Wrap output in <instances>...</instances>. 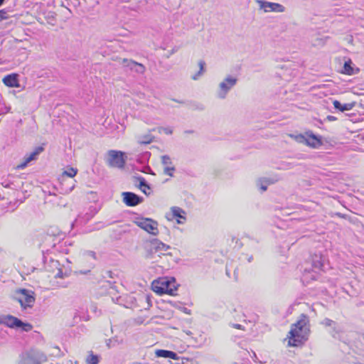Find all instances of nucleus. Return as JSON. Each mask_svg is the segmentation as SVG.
<instances>
[{"instance_id": "e433bc0d", "label": "nucleus", "mask_w": 364, "mask_h": 364, "mask_svg": "<svg viewBox=\"0 0 364 364\" xmlns=\"http://www.w3.org/2000/svg\"><path fill=\"white\" fill-rule=\"evenodd\" d=\"M63 274V271L61 269H59L58 274L55 275V277L62 278Z\"/></svg>"}, {"instance_id": "79ce46f5", "label": "nucleus", "mask_w": 364, "mask_h": 364, "mask_svg": "<svg viewBox=\"0 0 364 364\" xmlns=\"http://www.w3.org/2000/svg\"><path fill=\"white\" fill-rule=\"evenodd\" d=\"M336 215L340 217V218H346V215L344 214H342L341 213H337Z\"/></svg>"}, {"instance_id": "09e8293b", "label": "nucleus", "mask_w": 364, "mask_h": 364, "mask_svg": "<svg viewBox=\"0 0 364 364\" xmlns=\"http://www.w3.org/2000/svg\"><path fill=\"white\" fill-rule=\"evenodd\" d=\"M183 360H186L187 361H189L190 360L188 358H186L185 357L183 358Z\"/></svg>"}, {"instance_id": "7ed1b4c3", "label": "nucleus", "mask_w": 364, "mask_h": 364, "mask_svg": "<svg viewBox=\"0 0 364 364\" xmlns=\"http://www.w3.org/2000/svg\"><path fill=\"white\" fill-rule=\"evenodd\" d=\"M0 324H4L11 328H21V330L25 332H29L33 329V326L30 323H25L17 317L11 315H6L0 317Z\"/></svg>"}, {"instance_id": "37998d69", "label": "nucleus", "mask_w": 364, "mask_h": 364, "mask_svg": "<svg viewBox=\"0 0 364 364\" xmlns=\"http://www.w3.org/2000/svg\"><path fill=\"white\" fill-rule=\"evenodd\" d=\"M90 272V270H86V271H80V273L82 274H87V273H89Z\"/></svg>"}, {"instance_id": "5701e85b", "label": "nucleus", "mask_w": 364, "mask_h": 364, "mask_svg": "<svg viewBox=\"0 0 364 364\" xmlns=\"http://www.w3.org/2000/svg\"><path fill=\"white\" fill-rule=\"evenodd\" d=\"M352 61L351 60H348V61H346L343 65V73L347 75H353L354 74L353 68L352 66Z\"/></svg>"}, {"instance_id": "72a5a7b5", "label": "nucleus", "mask_w": 364, "mask_h": 364, "mask_svg": "<svg viewBox=\"0 0 364 364\" xmlns=\"http://www.w3.org/2000/svg\"><path fill=\"white\" fill-rule=\"evenodd\" d=\"M103 277L104 278H107V277L113 278V273L111 271H107L105 272V274L103 275Z\"/></svg>"}, {"instance_id": "9d476101", "label": "nucleus", "mask_w": 364, "mask_h": 364, "mask_svg": "<svg viewBox=\"0 0 364 364\" xmlns=\"http://www.w3.org/2000/svg\"><path fill=\"white\" fill-rule=\"evenodd\" d=\"M259 4L260 9H263L265 12L274 11L282 13L285 11V7L278 3L266 1L264 0H257Z\"/></svg>"}, {"instance_id": "20e7f679", "label": "nucleus", "mask_w": 364, "mask_h": 364, "mask_svg": "<svg viewBox=\"0 0 364 364\" xmlns=\"http://www.w3.org/2000/svg\"><path fill=\"white\" fill-rule=\"evenodd\" d=\"M46 361L47 357L43 352L31 349L23 354L20 364H41Z\"/></svg>"}, {"instance_id": "bb28decb", "label": "nucleus", "mask_w": 364, "mask_h": 364, "mask_svg": "<svg viewBox=\"0 0 364 364\" xmlns=\"http://www.w3.org/2000/svg\"><path fill=\"white\" fill-rule=\"evenodd\" d=\"M168 350L159 349L156 350L155 354L159 358H168Z\"/></svg>"}, {"instance_id": "f704fd0d", "label": "nucleus", "mask_w": 364, "mask_h": 364, "mask_svg": "<svg viewBox=\"0 0 364 364\" xmlns=\"http://www.w3.org/2000/svg\"><path fill=\"white\" fill-rule=\"evenodd\" d=\"M326 119L328 121L332 122V121H336L337 119V118L336 117H334V116H332V115H328L326 117Z\"/></svg>"}, {"instance_id": "a878e982", "label": "nucleus", "mask_w": 364, "mask_h": 364, "mask_svg": "<svg viewBox=\"0 0 364 364\" xmlns=\"http://www.w3.org/2000/svg\"><path fill=\"white\" fill-rule=\"evenodd\" d=\"M183 332L188 336L186 341L187 346H194L196 343V341L193 336H191L193 333L191 331H183Z\"/></svg>"}, {"instance_id": "b1692460", "label": "nucleus", "mask_w": 364, "mask_h": 364, "mask_svg": "<svg viewBox=\"0 0 364 364\" xmlns=\"http://www.w3.org/2000/svg\"><path fill=\"white\" fill-rule=\"evenodd\" d=\"M122 341V340H119L117 337H114L107 340L106 344L107 347L110 348L119 345Z\"/></svg>"}, {"instance_id": "cd10ccee", "label": "nucleus", "mask_w": 364, "mask_h": 364, "mask_svg": "<svg viewBox=\"0 0 364 364\" xmlns=\"http://www.w3.org/2000/svg\"><path fill=\"white\" fill-rule=\"evenodd\" d=\"M77 170L74 168H70L63 172V175L73 178L77 174Z\"/></svg>"}, {"instance_id": "58836bf2", "label": "nucleus", "mask_w": 364, "mask_h": 364, "mask_svg": "<svg viewBox=\"0 0 364 364\" xmlns=\"http://www.w3.org/2000/svg\"><path fill=\"white\" fill-rule=\"evenodd\" d=\"M261 182H265L267 184H270V183H273L274 182L269 179H267V178H265L264 180L263 181H261Z\"/></svg>"}, {"instance_id": "39448f33", "label": "nucleus", "mask_w": 364, "mask_h": 364, "mask_svg": "<svg viewBox=\"0 0 364 364\" xmlns=\"http://www.w3.org/2000/svg\"><path fill=\"white\" fill-rule=\"evenodd\" d=\"M306 135L311 139L316 140V143H311L310 140L306 139L304 136V135H303L301 134H299L297 135L290 134V136L291 138L294 139L296 141H298L299 143L305 144L306 145H307L311 148L316 149L323 145V142L321 140L322 137L321 136L316 135L311 131L306 132Z\"/></svg>"}, {"instance_id": "49530a36", "label": "nucleus", "mask_w": 364, "mask_h": 364, "mask_svg": "<svg viewBox=\"0 0 364 364\" xmlns=\"http://www.w3.org/2000/svg\"><path fill=\"white\" fill-rule=\"evenodd\" d=\"M226 274L227 276L230 277V272L228 269H226Z\"/></svg>"}, {"instance_id": "f8f14e48", "label": "nucleus", "mask_w": 364, "mask_h": 364, "mask_svg": "<svg viewBox=\"0 0 364 364\" xmlns=\"http://www.w3.org/2000/svg\"><path fill=\"white\" fill-rule=\"evenodd\" d=\"M121 63L124 68H127L130 70H134L139 74H144L146 70L145 66L143 64L132 60L123 58Z\"/></svg>"}, {"instance_id": "603ef678", "label": "nucleus", "mask_w": 364, "mask_h": 364, "mask_svg": "<svg viewBox=\"0 0 364 364\" xmlns=\"http://www.w3.org/2000/svg\"><path fill=\"white\" fill-rule=\"evenodd\" d=\"M304 271H305V272H307V269H304ZM308 272H309V270H308Z\"/></svg>"}, {"instance_id": "c85d7f7f", "label": "nucleus", "mask_w": 364, "mask_h": 364, "mask_svg": "<svg viewBox=\"0 0 364 364\" xmlns=\"http://www.w3.org/2000/svg\"><path fill=\"white\" fill-rule=\"evenodd\" d=\"M161 162L164 165H166V166H168V164H171V159L167 155L162 156Z\"/></svg>"}, {"instance_id": "a19ab883", "label": "nucleus", "mask_w": 364, "mask_h": 364, "mask_svg": "<svg viewBox=\"0 0 364 364\" xmlns=\"http://www.w3.org/2000/svg\"><path fill=\"white\" fill-rule=\"evenodd\" d=\"M267 186H266V185H263L262 183H261L260 188H261L263 191H266V190H267Z\"/></svg>"}, {"instance_id": "ea45409f", "label": "nucleus", "mask_w": 364, "mask_h": 364, "mask_svg": "<svg viewBox=\"0 0 364 364\" xmlns=\"http://www.w3.org/2000/svg\"><path fill=\"white\" fill-rule=\"evenodd\" d=\"M183 313H186V314H191V310L188 309L186 307H183Z\"/></svg>"}, {"instance_id": "6e6552de", "label": "nucleus", "mask_w": 364, "mask_h": 364, "mask_svg": "<svg viewBox=\"0 0 364 364\" xmlns=\"http://www.w3.org/2000/svg\"><path fill=\"white\" fill-rule=\"evenodd\" d=\"M136 225L147 232L156 235L158 231V223L151 218H141L135 221Z\"/></svg>"}, {"instance_id": "f03ea898", "label": "nucleus", "mask_w": 364, "mask_h": 364, "mask_svg": "<svg viewBox=\"0 0 364 364\" xmlns=\"http://www.w3.org/2000/svg\"><path fill=\"white\" fill-rule=\"evenodd\" d=\"M152 290L159 295L167 294L174 295L177 287L175 284V279L167 277H161L154 280L151 284Z\"/></svg>"}, {"instance_id": "c03bdc74", "label": "nucleus", "mask_w": 364, "mask_h": 364, "mask_svg": "<svg viewBox=\"0 0 364 364\" xmlns=\"http://www.w3.org/2000/svg\"><path fill=\"white\" fill-rule=\"evenodd\" d=\"M252 259H253V257H252V256H250V257L248 258V262H252Z\"/></svg>"}, {"instance_id": "4be33fe9", "label": "nucleus", "mask_w": 364, "mask_h": 364, "mask_svg": "<svg viewBox=\"0 0 364 364\" xmlns=\"http://www.w3.org/2000/svg\"><path fill=\"white\" fill-rule=\"evenodd\" d=\"M321 324L325 326H331L333 327V331H335L336 333H338L340 332V331H338L337 328H336V323L330 319V318H324L322 321H321Z\"/></svg>"}, {"instance_id": "393cba45", "label": "nucleus", "mask_w": 364, "mask_h": 364, "mask_svg": "<svg viewBox=\"0 0 364 364\" xmlns=\"http://www.w3.org/2000/svg\"><path fill=\"white\" fill-rule=\"evenodd\" d=\"M205 63L203 60H200L198 62V65L200 67L199 71L192 76V79L194 80H196L198 79L200 76H201L204 72V67H205Z\"/></svg>"}, {"instance_id": "dca6fc26", "label": "nucleus", "mask_w": 364, "mask_h": 364, "mask_svg": "<svg viewBox=\"0 0 364 364\" xmlns=\"http://www.w3.org/2000/svg\"><path fill=\"white\" fill-rule=\"evenodd\" d=\"M313 271L321 270L323 267V258L321 255L314 254L311 258Z\"/></svg>"}, {"instance_id": "aec40b11", "label": "nucleus", "mask_w": 364, "mask_h": 364, "mask_svg": "<svg viewBox=\"0 0 364 364\" xmlns=\"http://www.w3.org/2000/svg\"><path fill=\"white\" fill-rule=\"evenodd\" d=\"M154 139V136L150 134L139 136L137 137V142L139 144L146 145L151 144Z\"/></svg>"}, {"instance_id": "0eeeda50", "label": "nucleus", "mask_w": 364, "mask_h": 364, "mask_svg": "<svg viewBox=\"0 0 364 364\" xmlns=\"http://www.w3.org/2000/svg\"><path fill=\"white\" fill-rule=\"evenodd\" d=\"M16 294H21V297L16 299L20 303L22 309H26L27 307H32L35 302L34 292L26 289H18L16 290Z\"/></svg>"}, {"instance_id": "2eb2a0df", "label": "nucleus", "mask_w": 364, "mask_h": 364, "mask_svg": "<svg viewBox=\"0 0 364 364\" xmlns=\"http://www.w3.org/2000/svg\"><path fill=\"white\" fill-rule=\"evenodd\" d=\"M3 82L5 85L9 87H18V75L16 73H12L6 75L3 78Z\"/></svg>"}, {"instance_id": "412c9836", "label": "nucleus", "mask_w": 364, "mask_h": 364, "mask_svg": "<svg viewBox=\"0 0 364 364\" xmlns=\"http://www.w3.org/2000/svg\"><path fill=\"white\" fill-rule=\"evenodd\" d=\"M86 362L87 364H98L100 362V357L97 355L93 354L92 351H90L89 355L87 357Z\"/></svg>"}, {"instance_id": "4c0bfd02", "label": "nucleus", "mask_w": 364, "mask_h": 364, "mask_svg": "<svg viewBox=\"0 0 364 364\" xmlns=\"http://www.w3.org/2000/svg\"><path fill=\"white\" fill-rule=\"evenodd\" d=\"M234 277H235V280L237 281V279H238L237 269H235L234 270Z\"/></svg>"}, {"instance_id": "423d86ee", "label": "nucleus", "mask_w": 364, "mask_h": 364, "mask_svg": "<svg viewBox=\"0 0 364 364\" xmlns=\"http://www.w3.org/2000/svg\"><path fill=\"white\" fill-rule=\"evenodd\" d=\"M107 164L110 167L122 168L126 164L124 153L120 151L109 150L107 152Z\"/></svg>"}, {"instance_id": "7c9ffc66", "label": "nucleus", "mask_w": 364, "mask_h": 364, "mask_svg": "<svg viewBox=\"0 0 364 364\" xmlns=\"http://www.w3.org/2000/svg\"><path fill=\"white\" fill-rule=\"evenodd\" d=\"M8 18L7 11L5 9L0 10V22L2 20Z\"/></svg>"}, {"instance_id": "f257e3e1", "label": "nucleus", "mask_w": 364, "mask_h": 364, "mask_svg": "<svg viewBox=\"0 0 364 364\" xmlns=\"http://www.w3.org/2000/svg\"><path fill=\"white\" fill-rule=\"evenodd\" d=\"M309 317L302 314L296 323L291 325L289 336V346L297 347L304 344L310 333Z\"/></svg>"}, {"instance_id": "473e14b6", "label": "nucleus", "mask_w": 364, "mask_h": 364, "mask_svg": "<svg viewBox=\"0 0 364 364\" xmlns=\"http://www.w3.org/2000/svg\"><path fill=\"white\" fill-rule=\"evenodd\" d=\"M87 255L92 257L94 259H96V253L93 251H87L86 252Z\"/></svg>"}, {"instance_id": "2f4dec72", "label": "nucleus", "mask_w": 364, "mask_h": 364, "mask_svg": "<svg viewBox=\"0 0 364 364\" xmlns=\"http://www.w3.org/2000/svg\"><path fill=\"white\" fill-rule=\"evenodd\" d=\"M168 358L173 360H179V357L178 356L177 353L171 350H169Z\"/></svg>"}, {"instance_id": "a211bd4d", "label": "nucleus", "mask_w": 364, "mask_h": 364, "mask_svg": "<svg viewBox=\"0 0 364 364\" xmlns=\"http://www.w3.org/2000/svg\"><path fill=\"white\" fill-rule=\"evenodd\" d=\"M132 181L134 183H136V182H139V185L137 186V187L141 189V191L145 193L146 195H148L146 190L144 188H143L144 187V188H147L148 189H150V186L147 183V182L146 181L145 178H143L142 176H134L132 177Z\"/></svg>"}, {"instance_id": "f3484780", "label": "nucleus", "mask_w": 364, "mask_h": 364, "mask_svg": "<svg viewBox=\"0 0 364 364\" xmlns=\"http://www.w3.org/2000/svg\"><path fill=\"white\" fill-rule=\"evenodd\" d=\"M171 213L166 214V218L168 220L176 219L177 223H181L180 219L182 218V209L178 207L173 206L171 208Z\"/></svg>"}, {"instance_id": "c756f323", "label": "nucleus", "mask_w": 364, "mask_h": 364, "mask_svg": "<svg viewBox=\"0 0 364 364\" xmlns=\"http://www.w3.org/2000/svg\"><path fill=\"white\" fill-rule=\"evenodd\" d=\"M174 169V167L166 166L164 168V172L165 174L172 176Z\"/></svg>"}, {"instance_id": "c9c22d12", "label": "nucleus", "mask_w": 364, "mask_h": 364, "mask_svg": "<svg viewBox=\"0 0 364 364\" xmlns=\"http://www.w3.org/2000/svg\"><path fill=\"white\" fill-rule=\"evenodd\" d=\"M232 327L237 329H243V326L240 324L234 323L232 324Z\"/></svg>"}, {"instance_id": "ddd939ff", "label": "nucleus", "mask_w": 364, "mask_h": 364, "mask_svg": "<svg viewBox=\"0 0 364 364\" xmlns=\"http://www.w3.org/2000/svg\"><path fill=\"white\" fill-rule=\"evenodd\" d=\"M43 151L44 147L43 146L36 147L35 150L32 153H31L28 156L25 157L24 161L17 166V168H24L29 162L36 159L37 156L39 155Z\"/></svg>"}, {"instance_id": "4468645a", "label": "nucleus", "mask_w": 364, "mask_h": 364, "mask_svg": "<svg viewBox=\"0 0 364 364\" xmlns=\"http://www.w3.org/2000/svg\"><path fill=\"white\" fill-rule=\"evenodd\" d=\"M168 248V246L156 239L151 240L149 244V251L151 254L157 253L159 252L162 253V251H166Z\"/></svg>"}, {"instance_id": "6ab92c4d", "label": "nucleus", "mask_w": 364, "mask_h": 364, "mask_svg": "<svg viewBox=\"0 0 364 364\" xmlns=\"http://www.w3.org/2000/svg\"><path fill=\"white\" fill-rule=\"evenodd\" d=\"M333 103L334 107L336 109L340 110L341 112L350 110L355 106V102L342 105L339 101L334 100Z\"/></svg>"}, {"instance_id": "9b49d317", "label": "nucleus", "mask_w": 364, "mask_h": 364, "mask_svg": "<svg viewBox=\"0 0 364 364\" xmlns=\"http://www.w3.org/2000/svg\"><path fill=\"white\" fill-rule=\"evenodd\" d=\"M123 202L127 206H136L143 201V198L132 192H123Z\"/></svg>"}, {"instance_id": "3c124183", "label": "nucleus", "mask_w": 364, "mask_h": 364, "mask_svg": "<svg viewBox=\"0 0 364 364\" xmlns=\"http://www.w3.org/2000/svg\"><path fill=\"white\" fill-rule=\"evenodd\" d=\"M109 283V284H112L113 282H108Z\"/></svg>"}, {"instance_id": "1a4fd4ad", "label": "nucleus", "mask_w": 364, "mask_h": 364, "mask_svg": "<svg viewBox=\"0 0 364 364\" xmlns=\"http://www.w3.org/2000/svg\"><path fill=\"white\" fill-rule=\"evenodd\" d=\"M237 79L230 75L228 76L219 85L218 97L220 99L225 98L227 93L237 83Z\"/></svg>"}, {"instance_id": "a18cd8bd", "label": "nucleus", "mask_w": 364, "mask_h": 364, "mask_svg": "<svg viewBox=\"0 0 364 364\" xmlns=\"http://www.w3.org/2000/svg\"><path fill=\"white\" fill-rule=\"evenodd\" d=\"M5 0H0V6H1L4 3Z\"/></svg>"}, {"instance_id": "8fccbe9b", "label": "nucleus", "mask_w": 364, "mask_h": 364, "mask_svg": "<svg viewBox=\"0 0 364 364\" xmlns=\"http://www.w3.org/2000/svg\"><path fill=\"white\" fill-rule=\"evenodd\" d=\"M183 220H186V217H185L184 215H183Z\"/></svg>"}, {"instance_id": "de8ad7c7", "label": "nucleus", "mask_w": 364, "mask_h": 364, "mask_svg": "<svg viewBox=\"0 0 364 364\" xmlns=\"http://www.w3.org/2000/svg\"><path fill=\"white\" fill-rule=\"evenodd\" d=\"M311 143H316V140L313 139V141H310Z\"/></svg>"}]
</instances>
